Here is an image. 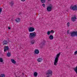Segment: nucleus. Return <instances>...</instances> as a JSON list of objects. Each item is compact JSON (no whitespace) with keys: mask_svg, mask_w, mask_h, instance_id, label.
I'll list each match as a JSON object with an SVG mask.
<instances>
[{"mask_svg":"<svg viewBox=\"0 0 77 77\" xmlns=\"http://www.w3.org/2000/svg\"><path fill=\"white\" fill-rule=\"evenodd\" d=\"M47 11L50 12L51 11V9H52V6H49L47 8Z\"/></svg>","mask_w":77,"mask_h":77,"instance_id":"7","label":"nucleus"},{"mask_svg":"<svg viewBox=\"0 0 77 77\" xmlns=\"http://www.w3.org/2000/svg\"><path fill=\"white\" fill-rule=\"evenodd\" d=\"M8 50H9V48L8 47V46H5V47L4 48L5 52L7 51Z\"/></svg>","mask_w":77,"mask_h":77,"instance_id":"9","label":"nucleus"},{"mask_svg":"<svg viewBox=\"0 0 77 77\" xmlns=\"http://www.w3.org/2000/svg\"><path fill=\"white\" fill-rule=\"evenodd\" d=\"M50 0H48V2H50Z\"/></svg>","mask_w":77,"mask_h":77,"instance_id":"35","label":"nucleus"},{"mask_svg":"<svg viewBox=\"0 0 77 77\" xmlns=\"http://www.w3.org/2000/svg\"><path fill=\"white\" fill-rule=\"evenodd\" d=\"M67 27H69V23L68 22L67 23Z\"/></svg>","mask_w":77,"mask_h":77,"instance_id":"26","label":"nucleus"},{"mask_svg":"<svg viewBox=\"0 0 77 77\" xmlns=\"http://www.w3.org/2000/svg\"><path fill=\"white\" fill-rule=\"evenodd\" d=\"M69 34V35H71V36L72 37H74V36H77V32L75 31H73L71 32Z\"/></svg>","mask_w":77,"mask_h":77,"instance_id":"3","label":"nucleus"},{"mask_svg":"<svg viewBox=\"0 0 77 77\" xmlns=\"http://www.w3.org/2000/svg\"><path fill=\"white\" fill-rule=\"evenodd\" d=\"M22 74H23V75H24V73H22Z\"/></svg>","mask_w":77,"mask_h":77,"instance_id":"36","label":"nucleus"},{"mask_svg":"<svg viewBox=\"0 0 77 77\" xmlns=\"http://www.w3.org/2000/svg\"><path fill=\"white\" fill-rule=\"evenodd\" d=\"M36 36V32H33L30 33L29 35V38L30 39H32Z\"/></svg>","mask_w":77,"mask_h":77,"instance_id":"2","label":"nucleus"},{"mask_svg":"<svg viewBox=\"0 0 77 77\" xmlns=\"http://www.w3.org/2000/svg\"><path fill=\"white\" fill-rule=\"evenodd\" d=\"M42 45L44 46V45H45V42H43L41 44Z\"/></svg>","mask_w":77,"mask_h":77,"instance_id":"22","label":"nucleus"},{"mask_svg":"<svg viewBox=\"0 0 77 77\" xmlns=\"http://www.w3.org/2000/svg\"><path fill=\"white\" fill-rule=\"evenodd\" d=\"M34 53L35 54H38L39 53V50L38 49H35V50Z\"/></svg>","mask_w":77,"mask_h":77,"instance_id":"8","label":"nucleus"},{"mask_svg":"<svg viewBox=\"0 0 77 77\" xmlns=\"http://www.w3.org/2000/svg\"><path fill=\"white\" fill-rule=\"evenodd\" d=\"M11 61L12 63H14V64H15L16 63V61H15V60L13 59H11Z\"/></svg>","mask_w":77,"mask_h":77,"instance_id":"12","label":"nucleus"},{"mask_svg":"<svg viewBox=\"0 0 77 77\" xmlns=\"http://www.w3.org/2000/svg\"><path fill=\"white\" fill-rule=\"evenodd\" d=\"M42 6L43 7H45V4H43L42 5Z\"/></svg>","mask_w":77,"mask_h":77,"instance_id":"29","label":"nucleus"},{"mask_svg":"<svg viewBox=\"0 0 77 77\" xmlns=\"http://www.w3.org/2000/svg\"><path fill=\"white\" fill-rule=\"evenodd\" d=\"M47 72H48L46 73V75H48V76H51V75H52V74L53 73V72H52V71L49 69L47 71Z\"/></svg>","mask_w":77,"mask_h":77,"instance_id":"5","label":"nucleus"},{"mask_svg":"<svg viewBox=\"0 0 77 77\" xmlns=\"http://www.w3.org/2000/svg\"><path fill=\"white\" fill-rule=\"evenodd\" d=\"M0 77H5V75L2 74L0 75Z\"/></svg>","mask_w":77,"mask_h":77,"instance_id":"21","label":"nucleus"},{"mask_svg":"<svg viewBox=\"0 0 77 77\" xmlns=\"http://www.w3.org/2000/svg\"><path fill=\"white\" fill-rule=\"evenodd\" d=\"M42 3L44 4L46 2V0H40Z\"/></svg>","mask_w":77,"mask_h":77,"instance_id":"18","label":"nucleus"},{"mask_svg":"<svg viewBox=\"0 0 77 77\" xmlns=\"http://www.w3.org/2000/svg\"><path fill=\"white\" fill-rule=\"evenodd\" d=\"M10 5H11V7L13 6L14 5V3L13 1H11V2H10Z\"/></svg>","mask_w":77,"mask_h":77,"instance_id":"16","label":"nucleus"},{"mask_svg":"<svg viewBox=\"0 0 77 77\" xmlns=\"http://www.w3.org/2000/svg\"><path fill=\"white\" fill-rule=\"evenodd\" d=\"M15 21H16L17 23H18V22H20V19L19 18H17L15 20Z\"/></svg>","mask_w":77,"mask_h":77,"instance_id":"13","label":"nucleus"},{"mask_svg":"<svg viewBox=\"0 0 77 77\" xmlns=\"http://www.w3.org/2000/svg\"><path fill=\"white\" fill-rule=\"evenodd\" d=\"M69 30H68L67 32L68 34H69Z\"/></svg>","mask_w":77,"mask_h":77,"instance_id":"31","label":"nucleus"},{"mask_svg":"<svg viewBox=\"0 0 77 77\" xmlns=\"http://www.w3.org/2000/svg\"><path fill=\"white\" fill-rule=\"evenodd\" d=\"M50 31H48L47 32V34L48 35H50Z\"/></svg>","mask_w":77,"mask_h":77,"instance_id":"23","label":"nucleus"},{"mask_svg":"<svg viewBox=\"0 0 77 77\" xmlns=\"http://www.w3.org/2000/svg\"><path fill=\"white\" fill-rule=\"evenodd\" d=\"M42 59L41 58H39L37 60V61L38 62H40L42 61Z\"/></svg>","mask_w":77,"mask_h":77,"instance_id":"15","label":"nucleus"},{"mask_svg":"<svg viewBox=\"0 0 77 77\" xmlns=\"http://www.w3.org/2000/svg\"><path fill=\"white\" fill-rule=\"evenodd\" d=\"M38 75V73L36 72H35L34 73V76L35 77H36Z\"/></svg>","mask_w":77,"mask_h":77,"instance_id":"19","label":"nucleus"},{"mask_svg":"<svg viewBox=\"0 0 77 77\" xmlns=\"http://www.w3.org/2000/svg\"><path fill=\"white\" fill-rule=\"evenodd\" d=\"M0 62H3V60L2 58H0Z\"/></svg>","mask_w":77,"mask_h":77,"instance_id":"24","label":"nucleus"},{"mask_svg":"<svg viewBox=\"0 0 77 77\" xmlns=\"http://www.w3.org/2000/svg\"><path fill=\"white\" fill-rule=\"evenodd\" d=\"M8 44V42L7 41V40H4L3 42V45H7Z\"/></svg>","mask_w":77,"mask_h":77,"instance_id":"10","label":"nucleus"},{"mask_svg":"<svg viewBox=\"0 0 77 77\" xmlns=\"http://www.w3.org/2000/svg\"><path fill=\"white\" fill-rule=\"evenodd\" d=\"M26 0H21V1H22V2H25V1Z\"/></svg>","mask_w":77,"mask_h":77,"instance_id":"32","label":"nucleus"},{"mask_svg":"<svg viewBox=\"0 0 77 77\" xmlns=\"http://www.w3.org/2000/svg\"><path fill=\"white\" fill-rule=\"evenodd\" d=\"M71 19H72V21L74 22L75 21V20H76V19H77V18H76V17L74 16V17L72 18Z\"/></svg>","mask_w":77,"mask_h":77,"instance_id":"11","label":"nucleus"},{"mask_svg":"<svg viewBox=\"0 0 77 77\" xmlns=\"http://www.w3.org/2000/svg\"><path fill=\"white\" fill-rule=\"evenodd\" d=\"M54 38L53 36L52 35H50L49 38L51 40L53 39Z\"/></svg>","mask_w":77,"mask_h":77,"instance_id":"14","label":"nucleus"},{"mask_svg":"<svg viewBox=\"0 0 77 77\" xmlns=\"http://www.w3.org/2000/svg\"><path fill=\"white\" fill-rule=\"evenodd\" d=\"M77 54V51H76L75 52L74 54H75V55Z\"/></svg>","mask_w":77,"mask_h":77,"instance_id":"28","label":"nucleus"},{"mask_svg":"<svg viewBox=\"0 0 77 77\" xmlns=\"http://www.w3.org/2000/svg\"><path fill=\"white\" fill-rule=\"evenodd\" d=\"M60 52H59V54H58L56 56V57H55L54 61V65H55V66L57 65L59 60V58L60 57Z\"/></svg>","mask_w":77,"mask_h":77,"instance_id":"1","label":"nucleus"},{"mask_svg":"<svg viewBox=\"0 0 77 77\" xmlns=\"http://www.w3.org/2000/svg\"><path fill=\"white\" fill-rule=\"evenodd\" d=\"M75 72L77 74V66L75 67V68H73Z\"/></svg>","mask_w":77,"mask_h":77,"instance_id":"17","label":"nucleus"},{"mask_svg":"<svg viewBox=\"0 0 77 77\" xmlns=\"http://www.w3.org/2000/svg\"><path fill=\"white\" fill-rule=\"evenodd\" d=\"M8 29L9 30H10V29H11V27H8Z\"/></svg>","mask_w":77,"mask_h":77,"instance_id":"33","label":"nucleus"},{"mask_svg":"<svg viewBox=\"0 0 77 77\" xmlns=\"http://www.w3.org/2000/svg\"><path fill=\"white\" fill-rule=\"evenodd\" d=\"M50 33H53L54 32V31H53V30H51V31H50Z\"/></svg>","mask_w":77,"mask_h":77,"instance_id":"27","label":"nucleus"},{"mask_svg":"<svg viewBox=\"0 0 77 77\" xmlns=\"http://www.w3.org/2000/svg\"><path fill=\"white\" fill-rule=\"evenodd\" d=\"M21 14V12H20V13H19V15H20V14Z\"/></svg>","mask_w":77,"mask_h":77,"instance_id":"34","label":"nucleus"},{"mask_svg":"<svg viewBox=\"0 0 77 77\" xmlns=\"http://www.w3.org/2000/svg\"><path fill=\"white\" fill-rule=\"evenodd\" d=\"M28 30L29 32H32L35 30V28L32 27H30L28 29Z\"/></svg>","mask_w":77,"mask_h":77,"instance_id":"6","label":"nucleus"},{"mask_svg":"<svg viewBox=\"0 0 77 77\" xmlns=\"http://www.w3.org/2000/svg\"><path fill=\"white\" fill-rule=\"evenodd\" d=\"M35 40H33L31 41V44H35Z\"/></svg>","mask_w":77,"mask_h":77,"instance_id":"20","label":"nucleus"},{"mask_svg":"<svg viewBox=\"0 0 77 77\" xmlns=\"http://www.w3.org/2000/svg\"><path fill=\"white\" fill-rule=\"evenodd\" d=\"M2 8H0V13L2 12Z\"/></svg>","mask_w":77,"mask_h":77,"instance_id":"30","label":"nucleus"},{"mask_svg":"<svg viewBox=\"0 0 77 77\" xmlns=\"http://www.w3.org/2000/svg\"><path fill=\"white\" fill-rule=\"evenodd\" d=\"M70 9L71 10H73V11H77V5H74L73 6H72V5H71L70 7Z\"/></svg>","mask_w":77,"mask_h":77,"instance_id":"4","label":"nucleus"},{"mask_svg":"<svg viewBox=\"0 0 77 77\" xmlns=\"http://www.w3.org/2000/svg\"><path fill=\"white\" fill-rule=\"evenodd\" d=\"M7 56H8V57H9L10 56H11V53H7Z\"/></svg>","mask_w":77,"mask_h":77,"instance_id":"25","label":"nucleus"}]
</instances>
